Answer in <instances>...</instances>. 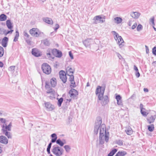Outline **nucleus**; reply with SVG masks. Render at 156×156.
<instances>
[{
    "label": "nucleus",
    "mask_w": 156,
    "mask_h": 156,
    "mask_svg": "<svg viewBox=\"0 0 156 156\" xmlns=\"http://www.w3.org/2000/svg\"><path fill=\"white\" fill-rule=\"evenodd\" d=\"M41 68L44 73L46 74H49L51 72L50 66L46 63H44L42 65Z\"/></svg>",
    "instance_id": "20e7f679"
},
{
    "label": "nucleus",
    "mask_w": 156,
    "mask_h": 156,
    "mask_svg": "<svg viewBox=\"0 0 156 156\" xmlns=\"http://www.w3.org/2000/svg\"><path fill=\"white\" fill-rule=\"evenodd\" d=\"M23 34L24 36L25 37H26L27 38H29V37L30 35L27 33L26 31H24L23 32Z\"/></svg>",
    "instance_id": "a18cd8bd"
},
{
    "label": "nucleus",
    "mask_w": 156,
    "mask_h": 156,
    "mask_svg": "<svg viewBox=\"0 0 156 156\" xmlns=\"http://www.w3.org/2000/svg\"><path fill=\"white\" fill-rule=\"evenodd\" d=\"M6 24L7 27L9 29L11 30L13 28L12 23H11L10 20H8L6 22Z\"/></svg>",
    "instance_id": "bb28decb"
},
{
    "label": "nucleus",
    "mask_w": 156,
    "mask_h": 156,
    "mask_svg": "<svg viewBox=\"0 0 156 156\" xmlns=\"http://www.w3.org/2000/svg\"><path fill=\"white\" fill-rule=\"evenodd\" d=\"M15 68V66H10L9 68V70L12 72H13Z\"/></svg>",
    "instance_id": "37998d69"
},
{
    "label": "nucleus",
    "mask_w": 156,
    "mask_h": 156,
    "mask_svg": "<svg viewBox=\"0 0 156 156\" xmlns=\"http://www.w3.org/2000/svg\"><path fill=\"white\" fill-rule=\"evenodd\" d=\"M59 76L60 79L64 83H65L67 80L66 74L65 71L61 70L59 72Z\"/></svg>",
    "instance_id": "6e6552de"
},
{
    "label": "nucleus",
    "mask_w": 156,
    "mask_h": 156,
    "mask_svg": "<svg viewBox=\"0 0 156 156\" xmlns=\"http://www.w3.org/2000/svg\"><path fill=\"white\" fill-rule=\"evenodd\" d=\"M101 119L100 118L97 119L95 123L94 132L96 134H97L98 130H99L100 144H102L104 143V140L107 142L109 140V133L106 132L105 125L104 124H101Z\"/></svg>",
    "instance_id": "f257e3e1"
},
{
    "label": "nucleus",
    "mask_w": 156,
    "mask_h": 156,
    "mask_svg": "<svg viewBox=\"0 0 156 156\" xmlns=\"http://www.w3.org/2000/svg\"><path fill=\"white\" fill-rule=\"evenodd\" d=\"M8 140L6 137L3 136H0V143L6 144L8 143Z\"/></svg>",
    "instance_id": "2eb2a0df"
},
{
    "label": "nucleus",
    "mask_w": 156,
    "mask_h": 156,
    "mask_svg": "<svg viewBox=\"0 0 156 156\" xmlns=\"http://www.w3.org/2000/svg\"><path fill=\"white\" fill-rule=\"evenodd\" d=\"M115 143L120 146H122L123 145V140H116L115 141Z\"/></svg>",
    "instance_id": "7c9ffc66"
},
{
    "label": "nucleus",
    "mask_w": 156,
    "mask_h": 156,
    "mask_svg": "<svg viewBox=\"0 0 156 156\" xmlns=\"http://www.w3.org/2000/svg\"><path fill=\"white\" fill-rule=\"evenodd\" d=\"M64 141L65 140H64ZM56 143L57 144L59 145L61 147L63 146L64 144H65V141H64V142L62 141L60 139H58L57 140Z\"/></svg>",
    "instance_id": "c85d7f7f"
},
{
    "label": "nucleus",
    "mask_w": 156,
    "mask_h": 156,
    "mask_svg": "<svg viewBox=\"0 0 156 156\" xmlns=\"http://www.w3.org/2000/svg\"><path fill=\"white\" fill-rule=\"evenodd\" d=\"M118 44L119 45L120 48H122L124 46V42L122 37L120 36L116 41Z\"/></svg>",
    "instance_id": "9d476101"
},
{
    "label": "nucleus",
    "mask_w": 156,
    "mask_h": 156,
    "mask_svg": "<svg viewBox=\"0 0 156 156\" xmlns=\"http://www.w3.org/2000/svg\"><path fill=\"white\" fill-rule=\"evenodd\" d=\"M44 22L50 24H52L53 23V21L50 18L46 17L43 19Z\"/></svg>",
    "instance_id": "b1692460"
},
{
    "label": "nucleus",
    "mask_w": 156,
    "mask_h": 156,
    "mask_svg": "<svg viewBox=\"0 0 156 156\" xmlns=\"http://www.w3.org/2000/svg\"><path fill=\"white\" fill-rule=\"evenodd\" d=\"M140 112L141 114L144 116H146L148 115V113L145 112V109H142L140 110Z\"/></svg>",
    "instance_id": "58836bf2"
},
{
    "label": "nucleus",
    "mask_w": 156,
    "mask_h": 156,
    "mask_svg": "<svg viewBox=\"0 0 156 156\" xmlns=\"http://www.w3.org/2000/svg\"><path fill=\"white\" fill-rule=\"evenodd\" d=\"M70 82L71 84L70 85L71 87H76V85L75 84V83L74 80L73 81V82L71 81Z\"/></svg>",
    "instance_id": "49530a36"
},
{
    "label": "nucleus",
    "mask_w": 156,
    "mask_h": 156,
    "mask_svg": "<svg viewBox=\"0 0 156 156\" xmlns=\"http://www.w3.org/2000/svg\"><path fill=\"white\" fill-rule=\"evenodd\" d=\"M0 121L2 123H3L4 124H5L6 120L5 119L2 118H0Z\"/></svg>",
    "instance_id": "864d4df0"
},
{
    "label": "nucleus",
    "mask_w": 156,
    "mask_h": 156,
    "mask_svg": "<svg viewBox=\"0 0 156 156\" xmlns=\"http://www.w3.org/2000/svg\"><path fill=\"white\" fill-rule=\"evenodd\" d=\"M112 33L114 36V39L116 41L119 38V37L120 36H119L118 34L115 31H112Z\"/></svg>",
    "instance_id": "f704fd0d"
},
{
    "label": "nucleus",
    "mask_w": 156,
    "mask_h": 156,
    "mask_svg": "<svg viewBox=\"0 0 156 156\" xmlns=\"http://www.w3.org/2000/svg\"><path fill=\"white\" fill-rule=\"evenodd\" d=\"M102 18L100 16H95L93 18V20H94V23L97 24L98 23H103L105 21V20H102Z\"/></svg>",
    "instance_id": "0eeeda50"
},
{
    "label": "nucleus",
    "mask_w": 156,
    "mask_h": 156,
    "mask_svg": "<svg viewBox=\"0 0 156 156\" xmlns=\"http://www.w3.org/2000/svg\"><path fill=\"white\" fill-rule=\"evenodd\" d=\"M66 74L68 75H73L74 72V69L68 67L66 69Z\"/></svg>",
    "instance_id": "aec40b11"
},
{
    "label": "nucleus",
    "mask_w": 156,
    "mask_h": 156,
    "mask_svg": "<svg viewBox=\"0 0 156 156\" xmlns=\"http://www.w3.org/2000/svg\"><path fill=\"white\" fill-rule=\"evenodd\" d=\"M64 147L67 153H69L71 149V147L69 145H66L64 146Z\"/></svg>",
    "instance_id": "72a5a7b5"
},
{
    "label": "nucleus",
    "mask_w": 156,
    "mask_h": 156,
    "mask_svg": "<svg viewBox=\"0 0 156 156\" xmlns=\"http://www.w3.org/2000/svg\"><path fill=\"white\" fill-rule=\"evenodd\" d=\"M126 132L127 135H130L132 134L133 133V130L131 128L128 127L126 128L125 130Z\"/></svg>",
    "instance_id": "a878e982"
},
{
    "label": "nucleus",
    "mask_w": 156,
    "mask_h": 156,
    "mask_svg": "<svg viewBox=\"0 0 156 156\" xmlns=\"http://www.w3.org/2000/svg\"><path fill=\"white\" fill-rule=\"evenodd\" d=\"M51 151L56 156H60L63 153V150L62 149L58 146H53Z\"/></svg>",
    "instance_id": "7ed1b4c3"
},
{
    "label": "nucleus",
    "mask_w": 156,
    "mask_h": 156,
    "mask_svg": "<svg viewBox=\"0 0 156 156\" xmlns=\"http://www.w3.org/2000/svg\"><path fill=\"white\" fill-rule=\"evenodd\" d=\"M45 87L46 90H47V93L50 94L51 95H52L55 94V91L51 87L48 82H46Z\"/></svg>",
    "instance_id": "423d86ee"
},
{
    "label": "nucleus",
    "mask_w": 156,
    "mask_h": 156,
    "mask_svg": "<svg viewBox=\"0 0 156 156\" xmlns=\"http://www.w3.org/2000/svg\"><path fill=\"white\" fill-rule=\"evenodd\" d=\"M150 21V22L152 23L153 24V25L154 24V17H152Z\"/></svg>",
    "instance_id": "3c124183"
},
{
    "label": "nucleus",
    "mask_w": 156,
    "mask_h": 156,
    "mask_svg": "<svg viewBox=\"0 0 156 156\" xmlns=\"http://www.w3.org/2000/svg\"><path fill=\"white\" fill-rule=\"evenodd\" d=\"M117 101V105L120 107H123V104L122 100V98L119 95H118L115 97Z\"/></svg>",
    "instance_id": "9b49d317"
},
{
    "label": "nucleus",
    "mask_w": 156,
    "mask_h": 156,
    "mask_svg": "<svg viewBox=\"0 0 156 156\" xmlns=\"http://www.w3.org/2000/svg\"><path fill=\"white\" fill-rule=\"evenodd\" d=\"M44 105L45 107L48 111H51L54 108V106L49 102H45L44 103Z\"/></svg>",
    "instance_id": "1a4fd4ad"
},
{
    "label": "nucleus",
    "mask_w": 156,
    "mask_h": 156,
    "mask_svg": "<svg viewBox=\"0 0 156 156\" xmlns=\"http://www.w3.org/2000/svg\"><path fill=\"white\" fill-rule=\"evenodd\" d=\"M92 41V40L91 38H87L83 42V43L86 47L89 46L90 43Z\"/></svg>",
    "instance_id": "412c9836"
},
{
    "label": "nucleus",
    "mask_w": 156,
    "mask_h": 156,
    "mask_svg": "<svg viewBox=\"0 0 156 156\" xmlns=\"http://www.w3.org/2000/svg\"><path fill=\"white\" fill-rule=\"evenodd\" d=\"M122 21V19L120 17H117L114 19V22L117 24L121 23Z\"/></svg>",
    "instance_id": "5701e85b"
},
{
    "label": "nucleus",
    "mask_w": 156,
    "mask_h": 156,
    "mask_svg": "<svg viewBox=\"0 0 156 156\" xmlns=\"http://www.w3.org/2000/svg\"><path fill=\"white\" fill-rule=\"evenodd\" d=\"M135 75L137 78H138L140 76V74L139 72H138V73H135Z\"/></svg>",
    "instance_id": "338daca9"
},
{
    "label": "nucleus",
    "mask_w": 156,
    "mask_h": 156,
    "mask_svg": "<svg viewBox=\"0 0 156 156\" xmlns=\"http://www.w3.org/2000/svg\"><path fill=\"white\" fill-rule=\"evenodd\" d=\"M2 33L5 35H7L8 34H7V31L5 29H3Z\"/></svg>",
    "instance_id": "13d9d810"
},
{
    "label": "nucleus",
    "mask_w": 156,
    "mask_h": 156,
    "mask_svg": "<svg viewBox=\"0 0 156 156\" xmlns=\"http://www.w3.org/2000/svg\"><path fill=\"white\" fill-rule=\"evenodd\" d=\"M55 26H56V27L55 28H54V29L55 31H57V30L59 28V25L57 24H56Z\"/></svg>",
    "instance_id": "6e6d98bb"
},
{
    "label": "nucleus",
    "mask_w": 156,
    "mask_h": 156,
    "mask_svg": "<svg viewBox=\"0 0 156 156\" xmlns=\"http://www.w3.org/2000/svg\"><path fill=\"white\" fill-rule=\"evenodd\" d=\"M2 130L3 132V133L8 138H12V136L11 135L10 133L9 132H8L6 131L4 129V125L2 126Z\"/></svg>",
    "instance_id": "a211bd4d"
},
{
    "label": "nucleus",
    "mask_w": 156,
    "mask_h": 156,
    "mask_svg": "<svg viewBox=\"0 0 156 156\" xmlns=\"http://www.w3.org/2000/svg\"><path fill=\"white\" fill-rule=\"evenodd\" d=\"M42 42L44 45L46 46H49L50 44L49 41L47 39H45L43 40Z\"/></svg>",
    "instance_id": "4c0bfd02"
},
{
    "label": "nucleus",
    "mask_w": 156,
    "mask_h": 156,
    "mask_svg": "<svg viewBox=\"0 0 156 156\" xmlns=\"http://www.w3.org/2000/svg\"><path fill=\"white\" fill-rule=\"evenodd\" d=\"M4 53V50L3 48L1 46H0V57H2Z\"/></svg>",
    "instance_id": "ea45409f"
},
{
    "label": "nucleus",
    "mask_w": 156,
    "mask_h": 156,
    "mask_svg": "<svg viewBox=\"0 0 156 156\" xmlns=\"http://www.w3.org/2000/svg\"><path fill=\"white\" fill-rule=\"evenodd\" d=\"M148 129L150 132H152L154 129V125L151 124L148 126Z\"/></svg>",
    "instance_id": "e433bc0d"
},
{
    "label": "nucleus",
    "mask_w": 156,
    "mask_h": 156,
    "mask_svg": "<svg viewBox=\"0 0 156 156\" xmlns=\"http://www.w3.org/2000/svg\"><path fill=\"white\" fill-rule=\"evenodd\" d=\"M70 76L69 77V80L70 82L73 81L74 80V76L73 75H68Z\"/></svg>",
    "instance_id": "c03bdc74"
},
{
    "label": "nucleus",
    "mask_w": 156,
    "mask_h": 156,
    "mask_svg": "<svg viewBox=\"0 0 156 156\" xmlns=\"http://www.w3.org/2000/svg\"><path fill=\"white\" fill-rule=\"evenodd\" d=\"M116 54L119 59H121L122 58V56L119 53L116 52Z\"/></svg>",
    "instance_id": "de8ad7c7"
},
{
    "label": "nucleus",
    "mask_w": 156,
    "mask_h": 156,
    "mask_svg": "<svg viewBox=\"0 0 156 156\" xmlns=\"http://www.w3.org/2000/svg\"><path fill=\"white\" fill-rule=\"evenodd\" d=\"M19 36V32L18 30H16V34L13 40L14 42H16L17 41Z\"/></svg>",
    "instance_id": "c756f323"
},
{
    "label": "nucleus",
    "mask_w": 156,
    "mask_h": 156,
    "mask_svg": "<svg viewBox=\"0 0 156 156\" xmlns=\"http://www.w3.org/2000/svg\"><path fill=\"white\" fill-rule=\"evenodd\" d=\"M143 29V26L141 24H139L137 27V30L138 31H140Z\"/></svg>",
    "instance_id": "79ce46f5"
},
{
    "label": "nucleus",
    "mask_w": 156,
    "mask_h": 156,
    "mask_svg": "<svg viewBox=\"0 0 156 156\" xmlns=\"http://www.w3.org/2000/svg\"><path fill=\"white\" fill-rule=\"evenodd\" d=\"M51 84L52 87H54L57 84V81L56 78H52L50 80Z\"/></svg>",
    "instance_id": "4be33fe9"
},
{
    "label": "nucleus",
    "mask_w": 156,
    "mask_h": 156,
    "mask_svg": "<svg viewBox=\"0 0 156 156\" xmlns=\"http://www.w3.org/2000/svg\"><path fill=\"white\" fill-rule=\"evenodd\" d=\"M13 30H11V29L10 30L7 31V34H11L12 33V32H13Z\"/></svg>",
    "instance_id": "e2e57ef3"
},
{
    "label": "nucleus",
    "mask_w": 156,
    "mask_h": 156,
    "mask_svg": "<svg viewBox=\"0 0 156 156\" xmlns=\"http://www.w3.org/2000/svg\"><path fill=\"white\" fill-rule=\"evenodd\" d=\"M6 18L7 17L4 14H2L0 16V21H5L6 20Z\"/></svg>",
    "instance_id": "c9c22d12"
},
{
    "label": "nucleus",
    "mask_w": 156,
    "mask_h": 156,
    "mask_svg": "<svg viewBox=\"0 0 156 156\" xmlns=\"http://www.w3.org/2000/svg\"><path fill=\"white\" fill-rule=\"evenodd\" d=\"M26 41L28 44L30 45L31 44V41L29 39H26Z\"/></svg>",
    "instance_id": "bf43d9fd"
},
{
    "label": "nucleus",
    "mask_w": 156,
    "mask_h": 156,
    "mask_svg": "<svg viewBox=\"0 0 156 156\" xmlns=\"http://www.w3.org/2000/svg\"><path fill=\"white\" fill-rule=\"evenodd\" d=\"M69 93L70 95V97L73 98L76 97L78 95L77 91L74 89H72L69 91Z\"/></svg>",
    "instance_id": "ddd939ff"
},
{
    "label": "nucleus",
    "mask_w": 156,
    "mask_h": 156,
    "mask_svg": "<svg viewBox=\"0 0 156 156\" xmlns=\"http://www.w3.org/2000/svg\"><path fill=\"white\" fill-rule=\"evenodd\" d=\"M143 105L142 104H140V110L142 109H145L144 108H143Z\"/></svg>",
    "instance_id": "0e129e2a"
},
{
    "label": "nucleus",
    "mask_w": 156,
    "mask_h": 156,
    "mask_svg": "<svg viewBox=\"0 0 156 156\" xmlns=\"http://www.w3.org/2000/svg\"><path fill=\"white\" fill-rule=\"evenodd\" d=\"M57 139L56 138H52V139H51V143H54L55 142H56V140H57Z\"/></svg>",
    "instance_id": "4d7b16f0"
},
{
    "label": "nucleus",
    "mask_w": 156,
    "mask_h": 156,
    "mask_svg": "<svg viewBox=\"0 0 156 156\" xmlns=\"http://www.w3.org/2000/svg\"><path fill=\"white\" fill-rule=\"evenodd\" d=\"M134 69L136 71L138 70L137 67L135 65L134 66Z\"/></svg>",
    "instance_id": "69168bd1"
},
{
    "label": "nucleus",
    "mask_w": 156,
    "mask_h": 156,
    "mask_svg": "<svg viewBox=\"0 0 156 156\" xmlns=\"http://www.w3.org/2000/svg\"><path fill=\"white\" fill-rule=\"evenodd\" d=\"M145 47H146V53L147 54H148L149 52V49L148 48L146 45L145 46Z\"/></svg>",
    "instance_id": "680f3d73"
},
{
    "label": "nucleus",
    "mask_w": 156,
    "mask_h": 156,
    "mask_svg": "<svg viewBox=\"0 0 156 156\" xmlns=\"http://www.w3.org/2000/svg\"><path fill=\"white\" fill-rule=\"evenodd\" d=\"M105 87L98 86L97 87L96 90V94L98 95V98L100 101V103L102 106H105L108 104L109 101L107 95L104 96Z\"/></svg>",
    "instance_id": "f03ea898"
},
{
    "label": "nucleus",
    "mask_w": 156,
    "mask_h": 156,
    "mask_svg": "<svg viewBox=\"0 0 156 156\" xmlns=\"http://www.w3.org/2000/svg\"><path fill=\"white\" fill-rule=\"evenodd\" d=\"M152 53L154 55H156V47H154L152 49Z\"/></svg>",
    "instance_id": "09e8293b"
},
{
    "label": "nucleus",
    "mask_w": 156,
    "mask_h": 156,
    "mask_svg": "<svg viewBox=\"0 0 156 156\" xmlns=\"http://www.w3.org/2000/svg\"><path fill=\"white\" fill-rule=\"evenodd\" d=\"M117 151V149H114L108 154V156H113Z\"/></svg>",
    "instance_id": "2f4dec72"
},
{
    "label": "nucleus",
    "mask_w": 156,
    "mask_h": 156,
    "mask_svg": "<svg viewBox=\"0 0 156 156\" xmlns=\"http://www.w3.org/2000/svg\"><path fill=\"white\" fill-rule=\"evenodd\" d=\"M4 125V129L6 130V131H7V130L9 131H10L11 130V127L12 126L11 122H10L8 126H7L6 124H4L2 126Z\"/></svg>",
    "instance_id": "393cba45"
},
{
    "label": "nucleus",
    "mask_w": 156,
    "mask_h": 156,
    "mask_svg": "<svg viewBox=\"0 0 156 156\" xmlns=\"http://www.w3.org/2000/svg\"><path fill=\"white\" fill-rule=\"evenodd\" d=\"M30 33L33 37H37L41 34V32L37 28H33L30 30Z\"/></svg>",
    "instance_id": "39448f33"
},
{
    "label": "nucleus",
    "mask_w": 156,
    "mask_h": 156,
    "mask_svg": "<svg viewBox=\"0 0 156 156\" xmlns=\"http://www.w3.org/2000/svg\"><path fill=\"white\" fill-rule=\"evenodd\" d=\"M51 136L52 138H56V139H57V135H56V134H55V133H53L51 135Z\"/></svg>",
    "instance_id": "5fc2aeb1"
},
{
    "label": "nucleus",
    "mask_w": 156,
    "mask_h": 156,
    "mask_svg": "<svg viewBox=\"0 0 156 156\" xmlns=\"http://www.w3.org/2000/svg\"><path fill=\"white\" fill-rule=\"evenodd\" d=\"M69 56L70 57L71 59H73L74 58L73 56L71 51H70L69 52Z\"/></svg>",
    "instance_id": "8fccbe9b"
},
{
    "label": "nucleus",
    "mask_w": 156,
    "mask_h": 156,
    "mask_svg": "<svg viewBox=\"0 0 156 156\" xmlns=\"http://www.w3.org/2000/svg\"><path fill=\"white\" fill-rule=\"evenodd\" d=\"M53 49H48L47 52V55L48 57L50 59H53L54 57L53 56Z\"/></svg>",
    "instance_id": "4468645a"
},
{
    "label": "nucleus",
    "mask_w": 156,
    "mask_h": 156,
    "mask_svg": "<svg viewBox=\"0 0 156 156\" xmlns=\"http://www.w3.org/2000/svg\"><path fill=\"white\" fill-rule=\"evenodd\" d=\"M63 101V98H61L58 100V105L59 107H60L61 105V104Z\"/></svg>",
    "instance_id": "a19ab883"
},
{
    "label": "nucleus",
    "mask_w": 156,
    "mask_h": 156,
    "mask_svg": "<svg viewBox=\"0 0 156 156\" xmlns=\"http://www.w3.org/2000/svg\"><path fill=\"white\" fill-rule=\"evenodd\" d=\"M53 55L55 56L56 57L60 58L62 56V54L61 51L56 49H53Z\"/></svg>",
    "instance_id": "f8f14e48"
},
{
    "label": "nucleus",
    "mask_w": 156,
    "mask_h": 156,
    "mask_svg": "<svg viewBox=\"0 0 156 156\" xmlns=\"http://www.w3.org/2000/svg\"><path fill=\"white\" fill-rule=\"evenodd\" d=\"M68 120L69 123H70L72 121V118H71L70 117H68Z\"/></svg>",
    "instance_id": "052dcab7"
},
{
    "label": "nucleus",
    "mask_w": 156,
    "mask_h": 156,
    "mask_svg": "<svg viewBox=\"0 0 156 156\" xmlns=\"http://www.w3.org/2000/svg\"><path fill=\"white\" fill-rule=\"evenodd\" d=\"M155 118L152 115L151 116L147 119L148 122L149 123H151L154 122Z\"/></svg>",
    "instance_id": "473e14b6"
},
{
    "label": "nucleus",
    "mask_w": 156,
    "mask_h": 156,
    "mask_svg": "<svg viewBox=\"0 0 156 156\" xmlns=\"http://www.w3.org/2000/svg\"><path fill=\"white\" fill-rule=\"evenodd\" d=\"M152 65L154 67H156V61L153 62L152 63Z\"/></svg>",
    "instance_id": "774afa93"
},
{
    "label": "nucleus",
    "mask_w": 156,
    "mask_h": 156,
    "mask_svg": "<svg viewBox=\"0 0 156 156\" xmlns=\"http://www.w3.org/2000/svg\"><path fill=\"white\" fill-rule=\"evenodd\" d=\"M32 53L33 55L36 57L40 56L41 54L38 50L36 48H33L32 51Z\"/></svg>",
    "instance_id": "dca6fc26"
},
{
    "label": "nucleus",
    "mask_w": 156,
    "mask_h": 156,
    "mask_svg": "<svg viewBox=\"0 0 156 156\" xmlns=\"http://www.w3.org/2000/svg\"><path fill=\"white\" fill-rule=\"evenodd\" d=\"M8 41V38L6 37H4L2 39V45L4 47H6Z\"/></svg>",
    "instance_id": "f3484780"
},
{
    "label": "nucleus",
    "mask_w": 156,
    "mask_h": 156,
    "mask_svg": "<svg viewBox=\"0 0 156 156\" xmlns=\"http://www.w3.org/2000/svg\"><path fill=\"white\" fill-rule=\"evenodd\" d=\"M126 152L124 151H119L115 156H124L126 154Z\"/></svg>",
    "instance_id": "cd10ccee"
},
{
    "label": "nucleus",
    "mask_w": 156,
    "mask_h": 156,
    "mask_svg": "<svg viewBox=\"0 0 156 156\" xmlns=\"http://www.w3.org/2000/svg\"><path fill=\"white\" fill-rule=\"evenodd\" d=\"M137 24L136 23H135L133 25L132 27V30H134L137 26Z\"/></svg>",
    "instance_id": "603ef678"
},
{
    "label": "nucleus",
    "mask_w": 156,
    "mask_h": 156,
    "mask_svg": "<svg viewBox=\"0 0 156 156\" xmlns=\"http://www.w3.org/2000/svg\"><path fill=\"white\" fill-rule=\"evenodd\" d=\"M140 15V14L137 12H133L130 14L131 16L135 19L138 18Z\"/></svg>",
    "instance_id": "6ab92c4d"
}]
</instances>
